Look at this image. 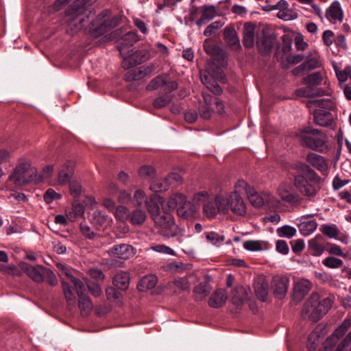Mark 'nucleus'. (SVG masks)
Instances as JSON below:
<instances>
[{
    "mask_svg": "<svg viewBox=\"0 0 351 351\" xmlns=\"http://www.w3.org/2000/svg\"><path fill=\"white\" fill-rule=\"evenodd\" d=\"M176 208L178 216L183 218L191 217L193 213L192 205L184 195L176 193L171 196L167 202V206L162 208V214L153 219L158 228V233L164 237L183 235L184 230L176 224L173 217L169 213Z\"/></svg>",
    "mask_w": 351,
    "mask_h": 351,
    "instance_id": "1",
    "label": "nucleus"
},
{
    "mask_svg": "<svg viewBox=\"0 0 351 351\" xmlns=\"http://www.w3.org/2000/svg\"><path fill=\"white\" fill-rule=\"evenodd\" d=\"M296 169L302 174L294 178L293 184L298 193L309 202H313L321 190L322 178L308 165L300 163Z\"/></svg>",
    "mask_w": 351,
    "mask_h": 351,
    "instance_id": "2",
    "label": "nucleus"
},
{
    "mask_svg": "<svg viewBox=\"0 0 351 351\" xmlns=\"http://www.w3.org/2000/svg\"><path fill=\"white\" fill-rule=\"evenodd\" d=\"M333 302V296H328L322 299L317 293H313L304 304L302 315L304 319L317 322L326 314Z\"/></svg>",
    "mask_w": 351,
    "mask_h": 351,
    "instance_id": "3",
    "label": "nucleus"
},
{
    "mask_svg": "<svg viewBox=\"0 0 351 351\" xmlns=\"http://www.w3.org/2000/svg\"><path fill=\"white\" fill-rule=\"evenodd\" d=\"M300 143L312 150L324 153L328 149L327 135L318 129L307 128L298 134Z\"/></svg>",
    "mask_w": 351,
    "mask_h": 351,
    "instance_id": "4",
    "label": "nucleus"
},
{
    "mask_svg": "<svg viewBox=\"0 0 351 351\" xmlns=\"http://www.w3.org/2000/svg\"><path fill=\"white\" fill-rule=\"evenodd\" d=\"M36 173V169L32 167L31 162L20 159L8 176V181L16 186H23L32 182Z\"/></svg>",
    "mask_w": 351,
    "mask_h": 351,
    "instance_id": "5",
    "label": "nucleus"
},
{
    "mask_svg": "<svg viewBox=\"0 0 351 351\" xmlns=\"http://www.w3.org/2000/svg\"><path fill=\"white\" fill-rule=\"evenodd\" d=\"M57 267L60 271V276L62 278L64 276L66 278V279L62 278L61 281L63 292L69 305H73L75 303L76 298L71 285L75 287V289H82L84 284L73 276V270L71 268L60 263L57 265Z\"/></svg>",
    "mask_w": 351,
    "mask_h": 351,
    "instance_id": "6",
    "label": "nucleus"
},
{
    "mask_svg": "<svg viewBox=\"0 0 351 351\" xmlns=\"http://www.w3.org/2000/svg\"><path fill=\"white\" fill-rule=\"evenodd\" d=\"M194 201L204 202L203 212L208 218H214L218 213L227 214V207L221 193L217 195L214 199H208V193H199L195 195Z\"/></svg>",
    "mask_w": 351,
    "mask_h": 351,
    "instance_id": "7",
    "label": "nucleus"
},
{
    "mask_svg": "<svg viewBox=\"0 0 351 351\" xmlns=\"http://www.w3.org/2000/svg\"><path fill=\"white\" fill-rule=\"evenodd\" d=\"M203 101L199 102L198 112L200 118L208 120L213 113L221 114L224 112V105L217 97L206 93H202Z\"/></svg>",
    "mask_w": 351,
    "mask_h": 351,
    "instance_id": "8",
    "label": "nucleus"
},
{
    "mask_svg": "<svg viewBox=\"0 0 351 351\" xmlns=\"http://www.w3.org/2000/svg\"><path fill=\"white\" fill-rule=\"evenodd\" d=\"M227 207V214L231 210L234 214L243 216L247 211L246 205L241 195L237 193H221Z\"/></svg>",
    "mask_w": 351,
    "mask_h": 351,
    "instance_id": "9",
    "label": "nucleus"
},
{
    "mask_svg": "<svg viewBox=\"0 0 351 351\" xmlns=\"http://www.w3.org/2000/svg\"><path fill=\"white\" fill-rule=\"evenodd\" d=\"M201 80L203 84L215 95H220L222 93V89L217 83L216 80L225 82L226 77L223 71L218 69L215 74L210 73V71L206 72L204 74H201Z\"/></svg>",
    "mask_w": 351,
    "mask_h": 351,
    "instance_id": "10",
    "label": "nucleus"
},
{
    "mask_svg": "<svg viewBox=\"0 0 351 351\" xmlns=\"http://www.w3.org/2000/svg\"><path fill=\"white\" fill-rule=\"evenodd\" d=\"M86 18L81 10L69 11L66 19V32L71 34H74L80 31L85 25Z\"/></svg>",
    "mask_w": 351,
    "mask_h": 351,
    "instance_id": "11",
    "label": "nucleus"
},
{
    "mask_svg": "<svg viewBox=\"0 0 351 351\" xmlns=\"http://www.w3.org/2000/svg\"><path fill=\"white\" fill-rule=\"evenodd\" d=\"M322 76L320 73L316 72L308 75L305 78V82L309 86L302 88L300 90V93L306 97H313L315 96H322L324 95V91L322 89L317 88L316 90L312 89L311 86H317L321 84Z\"/></svg>",
    "mask_w": 351,
    "mask_h": 351,
    "instance_id": "12",
    "label": "nucleus"
},
{
    "mask_svg": "<svg viewBox=\"0 0 351 351\" xmlns=\"http://www.w3.org/2000/svg\"><path fill=\"white\" fill-rule=\"evenodd\" d=\"M122 56L123 58L122 64L125 69H129L130 67L140 64L147 60L149 58V53L145 49L136 51L128 56H124L123 53Z\"/></svg>",
    "mask_w": 351,
    "mask_h": 351,
    "instance_id": "13",
    "label": "nucleus"
},
{
    "mask_svg": "<svg viewBox=\"0 0 351 351\" xmlns=\"http://www.w3.org/2000/svg\"><path fill=\"white\" fill-rule=\"evenodd\" d=\"M163 204L164 199L156 194H152L149 197L148 199L145 201L147 210L152 219H154L155 217L162 214L160 211V207L162 208L167 206V204L164 206Z\"/></svg>",
    "mask_w": 351,
    "mask_h": 351,
    "instance_id": "14",
    "label": "nucleus"
},
{
    "mask_svg": "<svg viewBox=\"0 0 351 351\" xmlns=\"http://www.w3.org/2000/svg\"><path fill=\"white\" fill-rule=\"evenodd\" d=\"M108 252L112 258L128 259L134 254V249L129 244L123 243L112 246Z\"/></svg>",
    "mask_w": 351,
    "mask_h": 351,
    "instance_id": "15",
    "label": "nucleus"
},
{
    "mask_svg": "<svg viewBox=\"0 0 351 351\" xmlns=\"http://www.w3.org/2000/svg\"><path fill=\"white\" fill-rule=\"evenodd\" d=\"M278 194L282 201L293 206H300L304 200V198L299 194L291 193L288 189V186L285 184L280 185L278 187Z\"/></svg>",
    "mask_w": 351,
    "mask_h": 351,
    "instance_id": "16",
    "label": "nucleus"
},
{
    "mask_svg": "<svg viewBox=\"0 0 351 351\" xmlns=\"http://www.w3.org/2000/svg\"><path fill=\"white\" fill-rule=\"evenodd\" d=\"M306 160L323 174H326L328 164L324 157L315 153H309L306 155Z\"/></svg>",
    "mask_w": 351,
    "mask_h": 351,
    "instance_id": "17",
    "label": "nucleus"
},
{
    "mask_svg": "<svg viewBox=\"0 0 351 351\" xmlns=\"http://www.w3.org/2000/svg\"><path fill=\"white\" fill-rule=\"evenodd\" d=\"M23 270L33 280L37 282H40L44 280V276L47 268L41 265L32 266L25 265L23 267Z\"/></svg>",
    "mask_w": 351,
    "mask_h": 351,
    "instance_id": "18",
    "label": "nucleus"
},
{
    "mask_svg": "<svg viewBox=\"0 0 351 351\" xmlns=\"http://www.w3.org/2000/svg\"><path fill=\"white\" fill-rule=\"evenodd\" d=\"M75 291L79 297V308H80L81 313L84 316L88 315L93 308V304L89 298L84 294L86 291V286L84 285L82 289H75Z\"/></svg>",
    "mask_w": 351,
    "mask_h": 351,
    "instance_id": "19",
    "label": "nucleus"
},
{
    "mask_svg": "<svg viewBox=\"0 0 351 351\" xmlns=\"http://www.w3.org/2000/svg\"><path fill=\"white\" fill-rule=\"evenodd\" d=\"M74 165L72 161L67 160L64 163L58 174V183L65 185L70 182L73 174Z\"/></svg>",
    "mask_w": 351,
    "mask_h": 351,
    "instance_id": "20",
    "label": "nucleus"
},
{
    "mask_svg": "<svg viewBox=\"0 0 351 351\" xmlns=\"http://www.w3.org/2000/svg\"><path fill=\"white\" fill-rule=\"evenodd\" d=\"M224 39L232 50H239L241 46L234 27L227 26L223 31Z\"/></svg>",
    "mask_w": 351,
    "mask_h": 351,
    "instance_id": "21",
    "label": "nucleus"
},
{
    "mask_svg": "<svg viewBox=\"0 0 351 351\" xmlns=\"http://www.w3.org/2000/svg\"><path fill=\"white\" fill-rule=\"evenodd\" d=\"M315 123L322 127H327L332 124L333 116L328 110L319 109L313 113Z\"/></svg>",
    "mask_w": 351,
    "mask_h": 351,
    "instance_id": "22",
    "label": "nucleus"
},
{
    "mask_svg": "<svg viewBox=\"0 0 351 351\" xmlns=\"http://www.w3.org/2000/svg\"><path fill=\"white\" fill-rule=\"evenodd\" d=\"M289 278L285 276H276L273 279V287L275 295L279 298H283L287 292L289 287Z\"/></svg>",
    "mask_w": 351,
    "mask_h": 351,
    "instance_id": "23",
    "label": "nucleus"
},
{
    "mask_svg": "<svg viewBox=\"0 0 351 351\" xmlns=\"http://www.w3.org/2000/svg\"><path fill=\"white\" fill-rule=\"evenodd\" d=\"M190 287V283L186 278H176L168 283V288L175 294H179L182 291H189Z\"/></svg>",
    "mask_w": 351,
    "mask_h": 351,
    "instance_id": "24",
    "label": "nucleus"
},
{
    "mask_svg": "<svg viewBox=\"0 0 351 351\" xmlns=\"http://www.w3.org/2000/svg\"><path fill=\"white\" fill-rule=\"evenodd\" d=\"M255 26L250 23H246L243 27V43L246 48H251L254 45Z\"/></svg>",
    "mask_w": 351,
    "mask_h": 351,
    "instance_id": "25",
    "label": "nucleus"
},
{
    "mask_svg": "<svg viewBox=\"0 0 351 351\" xmlns=\"http://www.w3.org/2000/svg\"><path fill=\"white\" fill-rule=\"evenodd\" d=\"M113 285L120 290L125 291L130 284V275L126 271H120L113 278Z\"/></svg>",
    "mask_w": 351,
    "mask_h": 351,
    "instance_id": "26",
    "label": "nucleus"
},
{
    "mask_svg": "<svg viewBox=\"0 0 351 351\" xmlns=\"http://www.w3.org/2000/svg\"><path fill=\"white\" fill-rule=\"evenodd\" d=\"M227 300L226 294L222 289L216 290L209 298V306L213 308H219L223 306Z\"/></svg>",
    "mask_w": 351,
    "mask_h": 351,
    "instance_id": "27",
    "label": "nucleus"
},
{
    "mask_svg": "<svg viewBox=\"0 0 351 351\" xmlns=\"http://www.w3.org/2000/svg\"><path fill=\"white\" fill-rule=\"evenodd\" d=\"M247 298V290L242 286L235 287L231 293V300L237 306L241 305Z\"/></svg>",
    "mask_w": 351,
    "mask_h": 351,
    "instance_id": "28",
    "label": "nucleus"
},
{
    "mask_svg": "<svg viewBox=\"0 0 351 351\" xmlns=\"http://www.w3.org/2000/svg\"><path fill=\"white\" fill-rule=\"evenodd\" d=\"M202 16L197 21V25L199 27L215 17L216 15V8L214 5H204L202 7Z\"/></svg>",
    "mask_w": 351,
    "mask_h": 351,
    "instance_id": "29",
    "label": "nucleus"
},
{
    "mask_svg": "<svg viewBox=\"0 0 351 351\" xmlns=\"http://www.w3.org/2000/svg\"><path fill=\"white\" fill-rule=\"evenodd\" d=\"M326 16L328 19L342 21L343 14L339 3L334 1L326 10Z\"/></svg>",
    "mask_w": 351,
    "mask_h": 351,
    "instance_id": "30",
    "label": "nucleus"
},
{
    "mask_svg": "<svg viewBox=\"0 0 351 351\" xmlns=\"http://www.w3.org/2000/svg\"><path fill=\"white\" fill-rule=\"evenodd\" d=\"M311 287V284L309 280L306 279H301L298 280L294 285V294L299 298H303L309 292Z\"/></svg>",
    "mask_w": 351,
    "mask_h": 351,
    "instance_id": "31",
    "label": "nucleus"
},
{
    "mask_svg": "<svg viewBox=\"0 0 351 351\" xmlns=\"http://www.w3.org/2000/svg\"><path fill=\"white\" fill-rule=\"evenodd\" d=\"M320 65V62L319 59L316 57H313L312 58L308 59V60L303 62L298 67L293 69V73L294 75H298L301 71H309L315 69L319 67Z\"/></svg>",
    "mask_w": 351,
    "mask_h": 351,
    "instance_id": "32",
    "label": "nucleus"
},
{
    "mask_svg": "<svg viewBox=\"0 0 351 351\" xmlns=\"http://www.w3.org/2000/svg\"><path fill=\"white\" fill-rule=\"evenodd\" d=\"M147 219V215L145 210L136 207L131 213H130L129 219L132 224L134 226L142 225Z\"/></svg>",
    "mask_w": 351,
    "mask_h": 351,
    "instance_id": "33",
    "label": "nucleus"
},
{
    "mask_svg": "<svg viewBox=\"0 0 351 351\" xmlns=\"http://www.w3.org/2000/svg\"><path fill=\"white\" fill-rule=\"evenodd\" d=\"M211 287L208 282H201L193 289L194 297L196 300H202L210 293Z\"/></svg>",
    "mask_w": 351,
    "mask_h": 351,
    "instance_id": "34",
    "label": "nucleus"
},
{
    "mask_svg": "<svg viewBox=\"0 0 351 351\" xmlns=\"http://www.w3.org/2000/svg\"><path fill=\"white\" fill-rule=\"evenodd\" d=\"M157 283V277L154 275L144 276L138 284V289L140 291L153 289Z\"/></svg>",
    "mask_w": 351,
    "mask_h": 351,
    "instance_id": "35",
    "label": "nucleus"
},
{
    "mask_svg": "<svg viewBox=\"0 0 351 351\" xmlns=\"http://www.w3.org/2000/svg\"><path fill=\"white\" fill-rule=\"evenodd\" d=\"M346 330L339 327L335 330L333 334L328 337L324 342V348L326 351H330L331 348L336 344L338 339L343 336Z\"/></svg>",
    "mask_w": 351,
    "mask_h": 351,
    "instance_id": "36",
    "label": "nucleus"
},
{
    "mask_svg": "<svg viewBox=\"0 0 351 351\" xmlns=\"http://www.w3.org/2000/svg\"><path fill=\"white\" fill-rule=\"evenodd\" d=\"M268 287V283L264 280L256 282L254 284V291L256 295L263 302L267 300Z\"/></svg>",
    "mask_w": 351,
    "mask_h": 351,
    "instance_id": "37",
    "label": "nucleus"
},
{
    "mask_svg": "<svg viewBox=\"0 0 351 351\" xmlns=\"http://www.w3.org/2000/svg\"><path fill=\"white\" fill-rule=\"evenodd\" d=\"M147 72L146 69L140 67L129 71L125 75V80L128 82L137 81L143 78Z\"/></svg>",
    "mask_w": 351,
    "mask_h": 351,
    "instance_id": "38",
    "label": "nucleus"
},
{
    "mask_svg": "<svg viewBox=\"0 0 351 351\" xmlns=\"http://www.w3.org/2000/svg\"><path fill=\"white\" fill-rule=\"evenodd\" d=\"M317 227L315 220L303 221L299 225V230L303 235H309L313 232Z\"/></svg>",
    "mask_w": 351,
    "mask_h": 351,
    "instance_id": "39",
    "label": "nucleus"
},
{
    "mask_svg": "<svg viewBox=\"0 0 351 351\" xmlns=\"http://www.w3.org/2000/svg\"><path fill=\"white\" fill-rule=\"evenodd\" d=\"M166 177L163 179H156L150 184L149 189L155 193L166 191L169 189Z\"/></svg>",
    "mask_w": 351,
    "mask_h": 351,
    "instance_id": "40",
    "label": "nucleus"
},
{
    "mask_svg": "<svg viewBox=\"0 0 351 351\" xmlns=\"http://www.w3.org/2000/svg\"><path fill=\"white\" fill-rule=\"evenodd\" d=\"M147 198L145 193L142 189H137L134 191L133 197H132L131 202L135 207L140 208L143 203L145 204Z\"/></svg>",
    "mask_w": 351,
    "mask_h": 351,
    "instance_id": "41",
    "label": "nucleus"
},
{
    "mask_svg": "<svg viewBox=\"0 0 351 351\" xmlns=\"http://www.w3.org/2000/svg\"><path fill=\"white\" fill-rule=\"evenodd\" d=\"M123 39L124 44H123V45L119 48V51L121 54L125 53V46L132 45L134 43L138 40V36L136 32H130L124 36Z\"/></svg>",
    "mask_w": 351,
    "mask_h": 351,
    "instance_id": "42",
    "label": "nucleus"
},
{
    "mask_svg": "<svg viewBox=\"0 0 351 351\" xmlns=\"http://www.w3.org/2000/svg\"><path fill=\"white\" fill-rule=\"evenodd\" d=\"M277 16L283 21H291L297 19L298 14L291 8H284L278 10Z\"/></svg>",
    "mask_w": 351,
    "mask_h": 351,
    "instance_id": "43",
    "label": "nucleus"
},
{
    "mask_svg": "<svg viewBox=\"0 0 351 351\" xmlns=\"http://www.w3.org/2000/svg\"><path fill=\"white\" fill-rule=\"evenodd\" d=\"M247 196L251 204L256 208H260L265 204L264 196H261L253 189L249 192Z\"/></svg>",
    "mask_w": 351,
    "mask_h": 351,
    "instance_id": "44",
    "label": "nucleus"
},
{
    "mask_svg": "<svg viewBox=\"0 0 351 351\" xmlns=\"http://www.w3.org/2000/svg\"><path fill=\"white\" fill-rule=\"evenodd\" d=\"M206 238L210 243L217 246L222 245L225 239L223 234H218L215 232H206Z\"/></svg>",
    "mask_w": 351,
    "mask_h": 351,
    "instance_id": "45",
    "label": "nucleus"
},
{
    "mask_svg": "<svg viewBox=\"0 0 351 351\" xmlns=\"http://www.w3.org/2000/svg\"><path fill=\"white\" fill-rule=\"evenodd\" d=\"M277 232L280 237L291 238L295 235L297 230L294 227L286 225L278 228Z\"/></svg>",
    "mask_w": 351,
    "mask_h": 351,
    "instance_id": "46",
    "label": "nucleus"
},
{
    "mask_svg": "<svg viewBox=\"0 0 351 351\" xmlns=\"http://www.w3.org/2000/svg\"><path fill=\"white\" fill-rule=\"evenodd\" d=\"M308 247L313 251V254L316 256L322 254L324 251V246L319 243L317 237L312 239L308 241Z\"/></svg>",
    "mask_w": 351,
    "mask_h": 351,
    "instance_id": "47",
    "label": "nucleus"
},
{
    "mask_svg": "<svg viewBox=\"0 0 351 351\" xmlns=\"http://www.w3.org/2000/svg\"><path fill=\"white\" fill-rule=\"evenodd\" d=\"M322 263L324 266L329 268H339L343 265V262L339 258L329 256L324 259Z\"/></svg>",
    "mask_w": 351,
    "mask_h": 351,
    "instance_id": "48",
    "label": "nucleus"
},
{
    "mask_svg": "<svg viewBox=\"0 0 351 351\" xmlns=\"http://www.w3.org/2000/svg\"><path fill=\"white\" fill-rule=\"evenodd\" d=\"M252 190L248 184L243 180H238L234 184V191L231 193H237V194L241 195L243 192L247 194Z\"/></svg>",
    "mask_w": 351,
    "mask_h": 351,
    "instance_id": "49",
    "label": "nucleus"
},
{
    "mask_svg": "<svg viewBox=\"0 0 351 351\" xmlns=\"http://www.w3.org/2000/svg\"><path fill=\"white\" fill-rule=\"evenodd\" d=\"M138 173L144 179H152L155 176V170L151 166L145 165L139 169Z\"/></svg>",
    "mask_w": 351,
    "mask_h": 351,
    "instance_id": "50",
    "label": "nucleus"
},
{
    "mask_svg": "<svg viewBox=\"0 0 351 351\" xmlns=\"http://www.w3.org/2000/svg\"><path fill=\"white\" fill-rule=\"evenodd\" d=\"M115 217L120 221L129 219L130 212L128 208L124 206L117 207L114 213Z\"/></svg>",
    "mask_w": 351,
    "mask_h": 351,
    "instance_id": "51",
    "label": "nucleus"
},
{
    "mask_svg": "<svg viewBox=\"0 0 351 351\" xmlns=\"http://www.w3.org/2000/svg\"><path fill=\"white\" fill-rule=\"evenodd\" d=\"M224 23L221 21H216L210 24L204 30V35L206 36H211L215 34L217 29L221 28Z\"/></svg>",
    "mask_w": 351,
    "mask_h": 351,
    "instance_id": "52",
    "label": "nucleus"
},
{
    "mask_svg": "<svg viewBox=\"0 0 351 351\" xmlns=\"http://www.w3.org/2000/svg\"><path fill=\"white\" fill-rule=\"evenodd\" d=\"M106 293L108 300L112 301H117L119 302L120 299L122 297L121 293L117 291L115 288L110 287L106 289Z\"/></svg>",
    "mask_w": 351,
    "mask_h": 351,
    "instance_id": "53",
    "label": "nucleus"
},
{
    "mask_svg": "<svg viewBox=\"0 0 351 351\" xmlns=\"http://www.w3.org/2000/svg\"><path fill=\"white\" fill-rule=\"evenodd\" d=\"M243 247L249 251H260L263 250L262 243L258 241L249 240L243 243Z\"/></svg>",
    "mask_w": 351,
    "mask_h": 351,
    "instance_id": "54",
    "label": "nucleus"
},
{
    "mask_svg": "<svg viewBox=\"0 0 351 351\" xmlns=\"http://www.w3.org/2000/svg\"><path fill=\"white\" fill-rule=\"evenodd\" d=\"M322 232L330 238L337 237L339 230L335 225H324L322 226Z\"/></svg>",
    "mask_w": 351,
    "mask_h": 351,
    "instance_id": "55",
    "label": "nucleus"
},
{
    "mask_svg": "<svg viewBox=\"0 0 351 351\" xmlns=\"http://www.w3.org/2000/svg\"><path fill=\"white\" fill-rule=\"evenodd\" d=\"M311 103L317 107L326 109H331L334 107V103L330 99H319L311 101Z\"/></svg>",
    "mask_w": 351,
    "mask_h": 351,
    "instance_id": "56",
    "label": "nucleus"
},
{
    "mask_svg": "<svg viewBox=\"0 0 351 351\" xmlns=\"http://www.w3.org/2000/svg\"><path fill=\"white\" fill-rule=\"evenodd\" d=\"M257 46L261 51L267 52L272 47L271 39L264 36L260 42H257Z\"/></svg>",
    "mask_w": 351,
    "mask_h": 351,
    "instance_id": "57",
    "label": "nucleus"
},
{
    "mask_svg": "<svg viewBox=\"0 0 351 351\" xmlns=\"http://www.w3.org/2000/svg\"><path fill=\"white\" fill-rule=\"evenodd\" d=\"M265 204H268L270 207L278 208L281 205L280 201L272 194L267 193L264 195Z\"/></svg>",
    "mask_w": 351,
    "mask_h": 351,
    "instance_id": "58",
    "label": "nucleus"
},
{
    "mask_svg": "<svg viewBox=\"0 0 351 351\" xmlns=\"http://www.w3.org/2000/svg\"><path fill=\"white\" fill-rule=\"evenodd\" d=\"M151 249L156 252L166 254H174V251L169 247L163 244H156L151 246Z\"/></svg>",
    "mask_w": 351,
    "mask_h": 351,
    "instance_id": "59",
    "label": "nucleus"
},
{
    "mask_svg": "<svg viewBox=\"0 0 351 351\" xmlns=\"http://www.w3.org/2000/svg\"><path fill=\"white\" fill-rule=\"evenodd\" d=\"M89 276L97 281V282H102L105 278V275L101 269H90L88 271Z\"/></svg>",
    "mask_w": 351,
    "mask_h": 351,
    "instance_id": "60",
    "label": "nucleus"
},
{
    "mask_svg": "<svg viewBox=\"0 0 351 351\" xmlns=\"http://www.w3.org/2000/svg\"><path fill=\"white\" fill-rule=\"evenodd\" d=\"M80 228L83 236L88 239H93L97 235L86 223H81Z\"/></svg>",
    "mask_w": 351,
    "mask_h": 351,
    "instance_id": "61",
    "label": "nucleus"
},
{
    "mask_svg": "<svg viewBox=\"0 0 351 351\" xmlns=\"http://www.w3.org/2000/svg\"><path fill=\"white\" fill-rule=\"evenodd\" d=\"M164 84V79L160 76H158L150 82V83L147 86V89L149 90L158 89L160 87H163Z\"/></svg>",
    "mask_w": 351,
    "mask_h": 351,
    "instance_id": "62",
    "label": "nucleus"
},
{
    "mask_svg": "<svg viewBox=\"0 0 351 351\" xmlns=\"http://www.w3.org/2000/svg\"><path fill=\"white\" fill-rule=\"evenodd\" d=\"M44 199L47 203L49 204L53 202L54 199H59L61 198V195L57 193L53 189H48L44 194Z\"/></svg>",
    "mask_w": 351,
    "mask_h": 351,
    "instance_id": "63",
    "label": "nucleus"
},
{
    "mask_svg": "<svg viewBox=\"0 0 351 351\" xmlns=\"http://www.w3.org/2000/svg\"><path fill=\"white\" fill-rule=\"evenodd\" d=\"M171 101L169 96L159 97L154 101L153 105L155 108H162L167 106Z\"/></svg>",
    "mask_w": 351,
    "mask_h": 351,
    "instance_id": "64",
    "label": "nucleus"
}]
</instances>
